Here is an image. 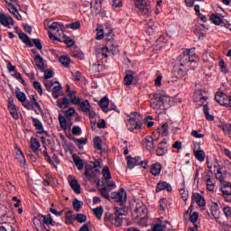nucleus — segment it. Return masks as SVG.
<instances>
[{
    "label": "nucleus",
    "mask_w": 231,
    "mask_h": 231,
    "mask_svg": "<svg viewBox=\"0 0 231 231\" xmlns=\"http://www.w3.org/2000/svg\"><path fill=\"white\" fill-rule=\"evenodd\" d=\"M116 226H121L124 222V217L127 216V191L125 188L120 187L116 192Z\"/></svg>",
    "instance_id": "nucleus-1"
},
{
    "label": "nucleus",
    "mask_w": 231,
    "mask_h": 231,
    "mask_svg": "<svg viewBox=\"0 0 231 231\" xmlns=\"http://www.w3.org/2000/svg\"><path fill=\"white\" fill-rule=\"evenodd\" d=\"M170 101L171 97L169 96L158 92L153 94V97L150 101V106L156 111V113H158V115H162V113L165 111V107Z\"/></svg>",
    "instance_id": "nucleus-2"
},
{
    "label": "nucleus",
    "mask_w": 231,
    "mask_h": 231,
    "mask_svg": "<svg viewBox=\"0 0 231 231\" xmlns=\"http://www.w3.org/2000/svg\"><path fill=\"white\" fill-rule=\"evenodd\" d=\"M100 162H93V165L88 164L85 166V176L88 178V180H93L97 178V174L100 172Z\"/></svg>",
    "instance_id": "nucleus-3"
},
{
    "label": "nucleus",
    "mask_w": 231,
    "mask_h": 231,
    "mask_svg": "<svg viewBox=\"0 0 231 231\" xmlns=\"http://www.w3.org/2000/svg\"><path fill=\"white\" fill-rule=\"evenodd\" d=\"M190 51H187V49L185 51H182V53L180 55L178 56L177 60H179V62H180V68H185V66L187 68L190 67V63L192 62H196V60H194L193 59H190Z\"/></svg>",
    "instance_id": "nucleus-4"
},
{
    "label": "nucleus",
    "mask_w": 231,
    "mask_h": 231,
    "mask_svg": "<svg viewBox=\"0 0 231 231\" xmlns=\"http://www.w3.org/2000/svg\"><path fill=\"white\" fill-rule=\"evenodd\" d=\"M135 8L143 14L144 15H149L151 14V5L149 4V0H134Z\"/></svg>",
    "instance_id": "nucleus-5"
},
{
    "label": "nucleus",
    "mask_w": 231,
    "mask_h": 231,
    "mask_svg": "<svg viewBox=\"0 0 231 231\" xmlns=\"http://www.w3.org/2000/svg\"><path fill=\"white\" fill-rule=\"evenodd\" d=\"M34 219H38V221H40L41 223H42L43 226H45L46 230H50L49 228H47L46 226H55V225H57V222H55V220H53V217H51V214H48L46 216L44 215H38Z\"/></svg>",
    "instance_id": "nucleus-6"
},
{
    "label": "nucleus",
    "mask_w": 231,
    "mask_h": 231,
    "mask_svg": "<svg viewBox=\"0 0 231 231\" xmlns=\"http://www.w3.org/2000/svg\"><path fill=\"white\" fill-rule=\"evenodd\" d=\"M191 203H196L198 207L202 208V210H205V207H207V200L205 199V197L199 193H192Z\"/></svg>",
    "instance_id": "nucleus-7"
},
{
    "label": "nucleus",
    "mask_w": 231,
    "mask_h": 231,
    "mask_svg": "<svg viewBox=\"0 0 231 231\" xmlns=\"http://www.w3.org/2000/svg\"><path fill=\"white\" fill-rule=\"evenodd\" d=\"M145 212H147V208L143 203L139 202L135 205V208L134 210V216L137 218H142L145 216Z\"/></svg>",
    "instance_id": "nucleus-8"
},
{
    "label": "nucleus",
    "mask_w": 231,
    "mask_h": 231,
    "mask_svg": "<svg viewBox=\"0 0 231 231\" xmlns=\"http://www.w3.org/2000/svg\"><path fill=\"white\" fill-rule=\"evenodd\" d=\"M116 37V35L113 33V31H110L106 34V44L112 52L115 51L116 49V47L115 46V44H116V41L115 40Z\"/></svg>",
    "instance_id": "nucleus-9"
},
{
    "label": "nucleus",
    "mask_w": 231,
    "mask_h": 231,
    "mask_svg": "<svg viewBox=\"0 0 231 231\" xmlns=\"http://www.w3.org/2000/svg\"><path fill=\"white\" fill-rule=\"evenodd\" d=\"M115 55V51H111V49L107 47H103L96 50V55L97 59H100V57H104L105 59H107L109 55Z\"/></svg>",
    "instance_id": "nucleus-10"
},
{
    "label": "nucleus",
    "mask_w": 231,
    "mask_h": 231,
    "mask_svg": "<svg viewBox=\"0 0 231 231\" xmlns=\"http://www.w3.org/2000/svg\"><path fill=\"white\" fill-rule=\"evenodd\" d=\"M98 106L104 113H109V111H113V109H109V98H107V97H104L103 98H101L98 102Z\"/></svg>",
    "instance_id": "nucleus-11"
},
{
    "label": "nucleus",
    "mask_w": 231,
    "mask_h": 231,
    "mask_svg": "<svg viewBox=\"0 0 231 231\" xmlns=\"http://www.w3.org/2000/svg\"><path fill=\"white\" fill-rule=\"evenodd\" d=\"M162 190H167V192H172V186L167 181H160L155 189L156 192H162Z\"/></svg>",
    "instance_id": "nucleus-12"
},
{
    "label": "nucleus",
    "mask_w": 231,
    "mask_h": 231,
    "mask_svg": "<svg viewBox=\"0 0 231 231\" xmlns=\"http://www.w3.org/2000/svg\"><path fill=\"white\" fill-rule=\"evenodd\" d=\"M209 210L211 216H213L214 219H219L221 216V211H219V206L216 202H211L209 206Z\"/></svg>",
    "instance_id": "nucleus-13"
},
{
    "label": "nucleus",
    "mask_w": 231,
    "mask_h": 231,
    "mask_svg": "<svg viewBox=\"0 0 231 231\" xmlns=\"http://www.w3.org/2000/svg\"><path fill=\"white\" fill-rule=\"evenodd\" d=\"M189 71V69L185 67H174L173 73L176 77V79H183L187 75V72Z\"/></svg>",
    "instance_id": "nucleus-14"
},
{
    "label": "nucleus",
    "mask_w": 231,
    "mask_h": 231,
    "mask_svg": "<svg viewBox=\"0 0 231 231\" xmlns=\"http://www.w3.org/2000/svg\"><path fill=\"white\" fill-rule=\"evenodd\" d=\"M0 23L3 26H8V28L11 26H14V18L11 16H6L5 14H0Z\"/></svg>",
    "instance_id": "nucleus-15"
},
{
    "label": "nucleus",
    "mask_w": 231,
    "mask_h": 231,
    "mask_svg": "<svg viewBox=\"0 0 231 231\" xmlns=\"http://www.w3.org/2000/svg\"><path fill=\"white\" fill-rule=\"evenodd\" d=\"M127 127L128 131H138V129H142V123L129 119L127 123Z\"/></svg>",
    "instance_id": "nucleus-16"
},
{
    "label": "nucleus",
    "mask_w": 231,
    "mask_h": 231,
    "mask_svg": "<svg viewBox=\"0 0 231 231\" xmlns=\"http://www.w3.org/2000/svg\"><path fill=\"white\" fill-rule=\"evenodd\" d=\"M33 125L37 131L38 134H44V133H46V131H44V127L42 126V123H41V121L37 118L32 117V118Z\"/></svg>",
    "instance_id": "nucleus-17"
},
{
    "label": "nucleus",
    "mask_w": 231,
    "mask_h": 231,
    "mask_svg": "<svg viewBox=\"0 0 231 231\" xmlns=\"http://www.w3.org/2000/svg\"><path fill=\"white\" fill-rule=\"evenodd\" d=\"M150 172L152 176H159L162 172V164L160 162L153 163L150 168Z\"/></svg>",
    "instance_id": "nucleus-18"
},
{
    "label": "nucleus",
    "mask_w": 231,
    "mask_h": 231,
    "mask_svg": "<svg viewBox=\"0 0 231 231\" xmlns=\"http://www.w3.org/2000/svg\"><path fill=\"white\" fill-rule=\"evenodd\" d=\"M145 147L148 151H154V139L151 135L144 138Z\"/></svg>",
    "instance_id": "nucleus-19"
},
{
    "label": "nucleus",
    "mask_w": 231,
    "mask_h": 231,
    "mask_svg": "<svg viewBox=\"0 0 231 231\" xmlns=\"http://www.w3.org/2000/svg\"><path fill=\"white\" fill-rule=\"evenodd\" d=\"M34 61L36 64V68H38L40 71H44V60L41 57L40 54L34 56Z\"/></svg>",
    "instance_id": "nucleus-20"
},
{
    "label": "nucleus",
    "mask_w": 231,
    "mask_h": 231,
    "mask_svg": "<svg viewBox=\"0 0 231 231\" xmlns=\"http://www.w3.org/2000/svg\"><path fill=\"white\" fill-rule=\"evenodd\" d=\"M105 221L107 225H114V226H116V217L110 212L105 214Z\"/></svg>",
    "instance_id": "nucleus-21"
},
{
    "label": "nucleus",
    "mask_w": 231,
    "mask_h": 231,
    "mask_svg": "<svg viewBox=\"0 0 231 231\" xmlns=\"http://www.w3.org/2000/svg\"><path fill=\"white\" fill-rule=\"evenodd\" d=\"M210 21L213 24H216L217 26H223V24H225V21H223V19H221V17H219L216 14H212L210 15Z\"/></svg>",
    "instance_id": "nucleus-22"
},
{
    "label": "nucleus",
    "mask_w": 231,
    "mask_h": 231,
    "mask_svg": "<svg viewBox=\"0 0 231 231\" xmlns=\"http://www.w3.org/2000/svg\"><path fill=\"white\" fill-rule=\"evenodd\" d=\"M41 147V143H39L37 141V139L32 137L31 138V150L32 151V152H36V155H38L39 157V152H37L39 151Z\"/></svg>",
    "instance_id": "nucleus-23"
},
{
    "label": "nucleus",
    "mask_w": 231,
    "mask_h": 231,
    "mask_svg": "<svg viewBox=\"0 0 231 231\" xmlns=\"http://www.w3.org/2000/svg\"><path fill=\"white\" fill-rule=\"evenodd\" d=\"M194 156L196 160L199 162H205V151L203 150H197L196 148L193 149Z\"/></svg>",
    "instance_id": "nucleus-24"
},
{
    "label": "nucleus",
    "mask_w": 231,
    "mask_h": 231,
    "mask_svg": "<svg viewBox=\"0 0 231 231\" xmlns=\"http://www.w3.org/2000/svg\"><path fill=\"white\" fill-rule=\"evenodd\" d=\"M69 140L74 142V143L79 147V149H82V145H86L88 143V138H80L77 139L75 137H70Z\"/></svg>",
    "instance_id": "nucleus-25"
},
{
    "label": "nucleus",
    "mask_w": 231,
    "mask_h": 231,
    "mask_svg": "<svg viewBox=\"0 0 231 231\" xmlns=\"http://www.w3.org/2000/svg\"><path fill=\"white\" fill-rule=\"evenodd\" d=\"M225 98H226V94L223 92H217L215 95V100L220 106H223V104H225Z\"/></svg>",
    "instance_id": "nucleus-26"
},
{
    "label": "nucleus",
    "mask_w": 231,
    "mask_h": 231,
    "mask_svg": "<svg viewBox=\"0 0 231 231\" xmlns=\"http://www.w3.org/2000/svg\"><path fill=\"white\" fill-rule=\"evenodd\" d=\"M18 37L21 39V41H23V42H24V44H27V46H30V48L33 46V43H32V41H30V38L28 37V35H26V33L18 32Z\"/></svg>",
    "instance_id": "nucleus-27"
},
{
    "label": "nucleus",
    "mask_w": 231,
    "mask_h": 231,
    "mask_svg": "<svg viewBox=\"0 0 231 231\" xmlns=\"http://www.w3.org/2000/svg\"><path fill=\"white\" fill-rule=\"evenodd\" d=\"M138 165L139 167H142V169H147V165H149V161H143L140 156H137L135 157V167Z\"/></svg>",
    "instance_id": "nucleus-28"
},
{
    "label": "nucleus",
    "mask_w": 231,
    "mask_h": 231,
    "mask_svg": "<svg viewBox=\"0 0 231 231\" xmlns=\"http://www.w3.org/2000/svg\"><path fill=\"white\" fill-rule=\"evenodd\" d=\"M79 108L82 113H89V111H91V105H89V101L85 100L79 104Z\"/></svg>",
    "instance_id": "nucleus-29"
},
{
    "label": "nucleus",
    "mask_w": 231,
    "mask_h": 231,
    "mask_svg": "<svg viewBox=\"0 0 231 231\" xmlns=\"http://www.w3.org/2000/svg\"><path fill=\"white\" fill-rule=\"evenodd\" d=\"M69 185L76 194H80V185L79 184V180H77V179L72 180Z\"/></svg>",
    "instance_id": "nucleus-30"
},
{
    "label": "nucleus",
    "mask_w": 231,
    "mask_h": 231,
    "mask_svg": "<svg viewBox=\"0 0 231 231\" xmlns=\"http://www.w3.org/2000/svg\"><path fill=\"white\" fill-rule=\"evenodd\" d=\"M59 26H62L59 24V23L54 22L49 26V30H52V32H56L59 35H62L63 31L62 29H59Z\"/></svg>",
    "instance_id": "nucleus-31"
},
{
    "label": "nucleus",
    "mask_w": 231,
    "mask_h": 231,
    "mask_svg": "<svg viewBox=\"0 0 231 231\" xmlns=\"http://www.w3.org/2000/svg\"><path fill=\"white\" fill-rule=\"evenodd\" d=\"M207 189L209 192H214V189H216V180L215 179H207L206 181Z\"/></svg>",
    "instance_id": "nucleus-32"
},
{
    "label": "nucleus",
    "mask_w": 231,
    "mask_h": 231,
    "mask_svg": "<svg viewBox=\"0 0 231 231\" xmlns=\"http://www.w3.org/2000/svg\"><path fill=\"white\" fill-rule=\"evenodd\" d=\"M216 178L220 183H223L225 180H226L225 173H223V168H218L217 170Z\"/></svg>",
    "instance_id": "nucleus-33"
},
{
    "label": "nucleus",
    "mask_w": 231,
    "mask_h": 231,
    "mask_svg": "<svg viewBox=\"0 0 231 231\" xmlns=\"http://www.w3.org/2000/svg\"><path fill=\"white\" fill-rule=\"evenodd\" d=\"M58 119L61 129H63V131H66L68 129V121L66 120V117L62 116V115L60 114Z\"/></svg>",
    "instance_id": "nucleus-34"
},
{
    "label": "nucleus",
    "mask_w": 231,
    "mask_h": 231,
    "mask_svg": "<svg viewBox=\"0 0 231 231\" xmlns=\"http://www.w3.org/2000/svg\"><path fill=\"white\" fill-rule=\"evenodd\" d=\"M165 42H167V40H165V36H160L155 42L157 49L162 50V48L165 46Z\"/></svg>",
    "instance_id": "nucleus-35"
},
{
    "label": "nucleus",
    "mask_w": 231,
    "mask_h": 231,
    "mask_svg": "<svg viewBox=\"0 0 231 231\" xmlns=\"http://www.w3.org/2000/svg\"><path fill=\"white\" fill-rule=\"evenodd\" d=\"M73 160L78 170L82 171V169H84V162H82V159H80V157L77 155L76 157L73 156Z\"/></svg>",
    "instance_id": "nucleus-36"
},
{
    "label": "nucleus",
    "mask_w": 231,
    "mask_h": 231,
    "mask_svg": "<svg viewBox=\"0 0 231 231\" xmlns=\"http://www.w3.org/2000/svg\"><path fill=\"white\" fill-rule=\"evenodd\" d=\"M128 169H134L136 167V157L133 158L131 155L126 156Z\"/></svg>",
    "instance_id": "nucleus-37"
},
{
    "label": "nucleus",
    "mask_w": 231,
    "mask_h": 231,
    "mask_svg": "<svg viewBox=\"0 0 231 231\" xmlns=\"http://www.w3.org/2000/svg\"><path fill=\"white\" fill-rule=\"evenodd\" d=\"M203 111H204V115L206 116V120H208L209 122H213L214 116L210 115V113H209L210 108H208V105H204Z\"/></svg>",
    "instance_id": "nucleus-38"
},
{
    "label": "nucleus",
    "mask_w": 231,
    "mask_h": 231,
    "mask_svg": "<svg viewBox=\"0 0 231 231\" xmlns=\"http://www.w3.org/2000/svg\"><path fill=\"white\" fill-rule=\"evenodd\" d=\"M90 8H91V13L93 15H98V14H100L102 8L100 7V5H98L97 2H96V4L93 5V4H90Z\"/></svg>",
    "instance_id": "nucleus-39"
},
{
    "label": "nucleus",
    "mask_w": 231,
    "mask_h": 231,
    "mask_svg": "<svg viewBox=\"0 0 231 231\" xmlns=\"http://www.w3.org/2000/svg\"><path fill=\"white\" fill-rule=\"evenodd\" d=\"M73 219H75V217H73V211H67L65 214V223L67 225H71V223H73Z\"/></svg>",
    "instance_id": "nucleus-40"
},
{
    "label": "nucleus",
    "mask_w": 231,
    "mask_h": 231,
    "mask_svg": "<svg viewBox=\"0 0 231 231\" xmlns=\"http://www.w3.org/2000/svg\"><path fill=\"white\" fill-rule=\"evenodd\" d=\"M57 106L60 107V109H62V107H65V109H68L69 106V99L67 97H63L61 101H58Z\"/></svg>",
    "instance_id": "nucleus-41"
},
{
    "label": "nucleus",
    "mask_w": 231,
    "mask_h": 231,
    "mask_svg": "<svg viewBox=\"0 0 231 231\" xmlns=\"http://www.w3.org/2000/svg\"><path fill=\"white\" fill-rule=\"evenodd\" d=\"M130 120H134L135 122H140L142 124V120H143V116L140 115L138 112L131 113L130 115Z\"/></svg>",
    "instance_id": "nucleus-42"
},
{
    "label": "nucleus",
    "mask_w": 231,
    "mask_h": 231,
    "mask_svg": "<svg viewBox=\"0 0 231 231\" xmlns=\"http://www.w3.org/2000/svg\"><path fill=\"white\" fill-rule=\"evenodd\" d=\"M94 149L97 151H102V139L98 136L94 139Z\"/></svg>",
    "instance_id": "nucleus-43"
},
{
    "label": "nucleus",
    "mask_w": 231,
    "mask_h": 231,
    "mask_svg": "<svg viewBox=\"0 0 231 231\" xmlns=\"http://www.w3.org/2000/svg\"><path fill=\"white\" fill-rule=\"evenodd\" d=\"M82 205H84V202L75 199L72 202V207L74 208V210H76V212H79V210H80V208H82Z\"/></svg>",
    "instance_id": "nucleus-44"
},
{
    "label": "nucleus",
    "mask_w": 231,
    "mask_h": 231,
    "mask_svg": "<svg viewBox=\"0 0 231 231\" xmlns=\"http://www.w3.org/2000/svg\"><path fill=\"white\" fill-rule=\"evenodd\" d=\"M60 62L62 64V66H64V68H68L71 62V59H69L68 56H61L60 57Z\"/></svg>",
    "instance_id": "nucleus-45"
},
{
    "label": "nucleus",
    "mask_w": 231,
    "mask_h": 231,
    "mask_svg": "<svg viewBox=\"0 0 231 231\" xmlns=\"http://www.w3.org/2000/svg\"><path fill=\"white\" fill-rule=\"evenodd\" d=\"M103 178L106 181H109L111 180V171H109V167L105 166L103 168Z\"/></svg>",
    "instance_id": "nucleus-46"
},
{
    "label": "nucleus",
    "mask_w": 231,
    "mask_h": 231,
    "mask_svg": "<svg viewBox=\"0 0 231 231\" xmlns=\"http://www.w3.org/2000/svg\"><path fill=\"white\" fill-rule=\"evenodd\" d=\"M94 215L97 219H102V214H104V208L98 207L93 209Z\"/></svg>",
    "instance_id": "nucleus-47"
},
{
    "label": "nucleus",
    "mask_w": 231,
    "mask_h": 231,
    "mask_svg": "<svg viewBox=\"0 0 231 231\" xmlns=\"http://www.w3.org/2000/svg\"><path fill=\"white\" fill-rule=\"evenodd\" d=\"M100 193L103 198H106V199H108V201H111V198L109 197V190L107 189V187L104 186L100 189Z\"/></svg>",
    "instance_id": "nucleus-48"
},
{
    "label": "nucleus",
    "mask_w": 231,
    "mask_h": 231,
    "mask_svg": "<svg viewBox=\"0 0 231 231\" xmlns=\"http://www.w3.org/2000/svg\"><path fill=\"white\" fill-rule=\"evenodd\" d=\"M134 79V77L133 76V74H126L125 76V86H131V84H133V79Z\"/></svg>",
    "instance_id": "nucleus-49"
},
{
    "label": "nucleus",
    "mask_w": 231,
    "mask_h": 231,
    "mask_svg": "<svg viewBox=\"0 0 231 231\" xmlns=\"http://www.w3.org/2000/svg\"><path fill=\"white\" fill-rule=\"evenodd\" d=\"M218 66H219L222 73H224L225 75H226V73H228V69L226 68V63H225V60H220L218 62Z\"/></svg>",
    "instance_id": "nucleus-50"
},
{
    "label": "nucleus",
    "mask_w": 231,
    "mask_h": 231,
    "mask_svg": "<svg viewBox=\"0 0 231 231\" xmlns=\"http://www.w3.org/2000/svg\"><path fill=\"white\" fill-rule=\"evenodd\" d=\"M199 218V213L198 212H193L191 215H189V221L193 223L194 226L198 222Z\"/></svg>",
    "instance_id": "nucleus-51"
},
{
    "label": "nucleus",
    "mask_w": 231,
    "mask_h": 231,
    "mask_svg": "<svg viewBox=\"0 0 231 231\" xmlns=\"http://www.w3.org/2000/svg\"><path fill=\"white\" fill-rule=\"evenodd\" d=\"M74 219L78 221V223H86V220L88 219V217L84 214H78Z\"/></svg>",
    "instance_id": "nucleus-52"
},
{
    "label": "nucleus",
    "mask_w": 231,
    "mask_h": 231,
    "mask_svg": "<svg viewBox=\"0 0 231 231\" xmlns=\"http://www.w3.org/2000/svg\"><path fill=\"white\" fill-rule=\"evenodd\" d=\"M9 111H15L17 110V106H15V104H14V98L9 97L8 98V106H7Z\"/></svg>",
    "instance_id": "nucleus-53"
},
{
    "label": "nucleus",
    "mask_w": 231,
    "mask_h": 231,
    "mask_svg": "<svg viewBox=\"0 0 231 231\" xmlns=\"http://www.w3.org/2000/svg\"><path fill=\"white\" fill-rule=\"evenodd\" d=\"M0 231H12V226L6 222L0 224Z\"/></svg>",
    "instance_id": "nucleus-54"
},
{
    "label": "nucleus",
    "mask_w": 231,
    "mask_h": 231,
    "mask_svg": "<svg viewBox=\"0 0 231 231\" xmlns=\"http://www.w3.org/2000/svg\"><path fill=\"white\" fill-rule=\"evenodd\" d=\"M222 106H224L225 107H230L231 109V94H226V97L224 98V104Z\"/></svg>",
    "instance_id": "nucleus-55"
},
{
    "label": "nucleus",
    "mask_w": 231,
    "mask_h": 231,
    "mask_svg": "<svg viewBox=\"0 0 231 231\" xmlns=\"http://www.w3.org/2000/svg\"><path fill=\"white\" fill-rule=\"evenodd\" d=\"M32 86L40 95H42V86L39 81H33Z\"/></svg>",
    "instance_id": "nucleus-56"
},
{
    "label": "nucleus",
    "mask_w": 231,
    "mask_h": 231,
    "mask_svg": "<svg viewBox=\"0 0 231 231\" xmlns=\"http://www.w3.org/2000/svg\"><path fill=\"white\" fill-rule=\"evenodd\" d=\"M16 98L20 102H26V94L24 92H16Z\"/></svg>",
    "instance_id": "nucleus-57"
},
{
    "label": "nucleus",
    "mask_w": 231,
    "mask_h": 231,
    "mask_svg": "<svg viewBox=\"0 0 231 231\" xmlns=\"http://www.w3.org/2000/svg\"><path fill=\"white\" fill-rule=\"evenodd\" d=\"M54 84H57V86H54L51 91H52L53 95H57V93L62 89V87L59 81H55Z\"/></svg>",
    "instance_id": "nucleus-58"
},
{
    "label": "nucleus",
    "mask_w": 231,
    "mask_h": 231,
    "mask_svg": "<svg viewBox=\"0 0 231 231\" xmlns=\"http://www.w3.org/2000/svg\"><path fill=\"white\" fill-rule=\"evenodd\" d=\"M66 28H70L71 30H79V28H80V22H76L70 24H67Z\"/></svg>",
    "instance_id": "nucleus-59"
},
{
    "label": "nucleus",
    "mask_w": 231,
    "mask_h": 231,
    "mask_svg": "<svg viewBox=\"0 0 231 231\" xmlns=\"http://www.w3.org/2000/svg\"><path fill=\"white\" fill-rule=\"evenodd\" d=\"M165 226L162 225V224H155L152 229H149L147 231H163Z\"/></svg>",
    "instance_id": "nucleus-60"
},
{
    "label": "nucleus",
    "mask_w": 231,
    "mask_h": 231,
    "mask_svg": "<svg viewBox=\"0 0 231 231\" xmlns=\"http://www.w3.org/2000/svg\"><path fill=\"white\" fill-rule=\"evenodd\" d=\"M54 84H55V82H52L50 80L44 81V86H45L47 91H51V89H53Z\"/></svg>",
    "instance_id": "nucleus-61"
},
{
    "label": "nucleus",
    "mask_w": 231,
    "mask_h": 231,
    "mask_svg": "<svg viewBox=\"0 0 231 231\" xmlns=\"http://www.w3.org/2000/svg\"><path fill=\"white\" fill-rule=\"evenodd\" d=\"M75 116V108L70 107L65 112V116L67 118H71V116Z\"/></svg>",
    "instance_id": "nucleus-62"
},
{
    "label": "nucleus",
    "mask_w": 231,
    "mask_h": 231,
    "mask_svg": "<svg viewBox=\"0 0 231 231\" xmlns=\"http://www.w3.org/2000/svg\"><path fill=\"white\" fill-rule=\"evenodd\" d=\"M157 156H165L167 154V151L164 150L163 147L159 146L156 150Z\"/></svg>",
    "instance_id": "nucleus-63"
},
{
    "label": "nucleus",
    "mask_w": 231,
    "mask_h": 231,
    "mask_svg": "<svg viewBox=\"0 0 231 231\" xmlns=\"http://www.w3.org/2000/svg\"><path fill=\"white\" fill-rule=\"evenodd\" d=\"M32 42L34 46H36L37 50H42V43H41L40 39H32Z\"/></svg>",
    "instance_id": "nucleus-64"
}]
</instances>
